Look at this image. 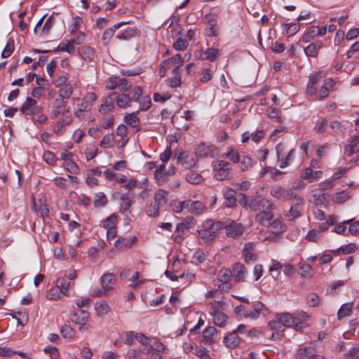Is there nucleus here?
I'll list each match as a JSON object with an SVG mask.
<instances>
[{
	"mask_svg": "<svg viewBox=\"0 0 359 359\" xmlns=\"http://www.w3.org/2000/svg\"><path fill=\"white\" fill-rule=\"evenodd\" d=\"M249 208L252 210L259 212L256 216V220L262 225H265L266 222H269L273 219L272 210L274 208V205L261 195L250 198Z\"/></svg>",
	"mask_w": 359,
	"mask_h": 359,
	"instance_id": "f257e3e1",
	"label": "nucleus"
},
{
	"mask_svg": "<svg viewBox=\"0 0 359 359\" xmlns=\"http://www.w3.org/2000/svg\"><path fill=\"white\" fill-rule=\"evenodd\" d=\"M223 229H224V223L208 219L203 221L199 226V229L197 230L198 236L205 244H210L215 241L219 231Z\"/></svg>",
	"mask_w": 359,
	"mask_h": 359,
	"instance_id": "f03ea898",
	"label": "nucleus"
},
{
	"mask_svg": "<svg viewBox=\"0 0 359 359\" xmlns=\"http://www.w3.org/2000/svg\"><path fill=\"white\" fill-rule=\"evenodd\" d=\"M19 110L25 116L32 118L36 114L40 113V111H42V107L37 104L36 100L28 97Z\"/></svg>",
	"mask_w": 359,
	"mask_h": 359,
	"instance_id": "7ed1b4c3",
	"label": "nucleus"
},
{
	"mask_svg": "<svg viewBox=\"0 0 359 359\" xmlns=\"http://www.w3.org/2000/svg\"><path fill=\"white\" fill-rule=\"evenodd\" d=\"M88 319L89 313L83 309H79L77 312L71 315V320L79 325V329L81 331L88 330L90 327L87 324Z\"/></svg>",
	"mask_w": 359,
	"mask_h": 359,
	"instance_id": "20e7f679",
	"label": "nucleus"
},
{
	"mask_svg": "<svg viewBox=\"0 0 359 359\" xmlns=\"http://www.w3.org/2000/svg\"><path fill=\"white\" fill-rule=\"evenodd\" d=\"M131 87L128 80L119 76L111 77L109 79L106 88L109 90L119 88L123 92L128 91Z\"/></svg>",
	"mask_w": 359,
	"mask_h": 359,
	"instance_id": "39448f33",
	"label": "nucleus"
},
{
	"mask_svg": "<svg viewBox=\"0 0 359 359\" xmlns=\"http://www.w3.org/2000/svg\"><path fill=\"white\" fill-rule=\"evenodd\" d=\"M224 229H226V236L234 239L240 238L244 232V226L235 221H231L229 224H224Z\"/></svg>",
	"mask_w": 359,
	"mask_h": 359,
	"instance_id": "423d86ee",
	"label": "nucleus"
},
{
	"mask_svg": "<svg viewBox=\"0 0 359 359\" xmlns=\"http://www.w3.org/2000/svg\"><path fill=\"white\" fill-rule=\"evenodd\" d=\"M177 162L181 163L186 169L191 170L197 167L196 156L194 154L182 151L177 156Z\"/></svg>",
	"mask_w": 359,
	"mask_h": 359,
	"instance_id": "0eeeda50",
	"label": "nucleus"
},
{
	"mask_svg": "<svg viewBox=\"0 0 359 359\" xmlns=\"http://www.w3.org/2000/svg\"><path fill=\"white\" fill-rule=\"evenodd\" d=\"M230 163L224 161H218L214 165L216 171L215 177L218 180H224L228 178L230 173Z\"/></svg>",
	"mask_w": 359,
	"mask_h": 359,
	"instance_id": "6e6552de",
	"label": "nucleus"
},
{
	"mask_svg": "<svg viewBox=\"0 0 359 359\" xmlns=\"http://www.w3.org/2000/svg\"><path fill=\"white\" fill-rule=\"evenodd\" d=\"M267 309L263 303L257 301L254 302L251 307H248L247 318L257 319L260 315H265Z\"/></svg>",
	"mask_w": 359,
	"mask_h": 359,
	"instance_id": "1a4fd4ad",
	"label": "nucleus"
},
{
	"mask_svg": "<svg viewBox=\"0 0 359 359\" xmlns=\"http://www.w3.org/2000/svg\"><path fill=\"white\" fill-rule=\"evenodd\" d=\"M116 282V278L114 274L107 273L101 277V285L104 290L105 294H110L114 289V285Z\"/></svg>",
	"mask_w": 359,
	"mask_h": 359,
	"instance_id": "9d476101",
	"label": "nucleus"
},
{
	"mask_svg": "<svg viewBox=\"0 0 359 359\" xmlns=\"http://www.w3.org/2000/svg\"><path fill=\"white\" fill-rule=\"evenodd\" d=\"M270 194L274 198L283 201H289L292 199V191L285 189L280 186H274L271 187Z\"/></svg>",
	"mask_w": 359,
	"mask_h": 359,
	"instance_id": "9b49d317",
	"label": "nucleus"
},
{
	"mask_svg": "<svg viewBox=\"0 0 359 359\" xmlns=\"http://www.w3.org/2000/svg\"><path fill=\"white\" fill-rule=\"evenodd\" d=\"M220 55V50L214 48H208L205 50H200L198 53L196 55L199 60H205L209 62H214Z\"/></svg>",
	"mask_w": 359,
	"mask_h": 359,
	"instance_id": "f8f14e48",
	"label": "nucleus"
},
{
	"mask_svg": "<svg viewBox=\"0 0 359 359\" xmlns=\"http://www.w3.org/2000/svg\"><path fill=\"white\" fill-rule=\"evenodd\" d=\"M123 203L121 204L119 208V212L125 215L126 218L130 220L128 214H131L130 207L133 205V201L130 199L129 193L123 194L120 197Z\"/></svg>",
	"mask_w": 359,
	"mask_h": 359,
	"instance_id": "ddd939ff",
	"label": "nucleus"
},
{
	"mask_svg": "<svg viewBox=\"0 0 359 359\" xmlns=\"http://www.w3.org/2000/svg\"><path fill=\"white\" fill-rule=\"evenodd\" d=\"M216 151L214 145H205L204 143L199 144L196 148L194 154L196 157L204 158L212 156Z\"/></svg>",
	"mask_w": 359,
	"mask_h": 359,
	"instance_id": "4468645a",
	"label": "nucleus"
},
{
	"mask_svg": "<svg viewBox=\"0 0 359 359\" xmlns=\"http://www.w3.org/2000/svg\"><path fill=\"white\" fill-rule=\"evenodd\" d=\"M334 81L332 79H327L324 81V84L321 86L320 90L317 91L315 95L316 98L319 100H323L329 95L330 89L334 86Z\"/></svg>",
	"mask_w": 359,
	"mask_h": 359,
	"instance_id": "2eb2a0df",
	"label": "nucleus"
},
{
	"mask_svg": "<svg viewBox=\"0 0 359 359\" xmlns=\"http://www.w3.org/2000/svg\"><path fill=\"white\" fill-rule=\"evenodd\" d=\"M117 93L113 92L110 93L106 98L104 102L101 104L99 111L102 114H105L107 111L113 110L114 108V102H116Z\"/></svg>",
	"mask_w": 359,
	"mask_h": 359,
	"instance_id": "dca6fc26",
	"label": "nucleus"
},
{
	"mask_svg": "<svg viewBox=\"0 0 359 359\" xmlns=\"http://www.w3.org/2000/svg\"><path fill=\"white\" fill-rule=\"evenodd\" d=\"M348 156L359 153V135L351 136L348 144L344 148Z\"/></svg>",
	"mask_w": 359,
	"mask_h": 359,
	"instance_id": "f3484780",
	"label": "nucleus"
},
{
	"mask_svg": "<svg viewBox=\"0 0 359 359\" xmlns=\"http://www.w3.org/2000/svg\"><path fill=\"white\" fill-rule=\"evenodd\" d=\"M137 237L132 236L129 237H119L114 243L116 248L122 250L124 248H131L137 241Z\"/></svg>",
	"mask_w": 359,
	"mask_h": 359,
	"instance_id": "a211bd4d",
	"label": "nucleus"
},
{
	"mask_svg": "<svg viewBox=\"0 0 359 359\" xmlns=\"http://www.w3.org/2000/svg\"><path fill=\"white\" fill-rule=\"evenodd\" d=\"M232 276L234 280L237 282L243 281L247 274V269L245 266L241 263H236L233 264Z\"/></svg>",
	"mask_w": 359,
	"mask_h": 359,
	"instance_id": "6ab92c4d",
	"label": "nucleus"
},
{
	"mask_svg": "<svg viewBox=\"0 0 359 359\" xmlns=\"http://www.w3.org/2000/svg\"><path fill=\"white\" fill-rule=\"evenodd\" d=\"M222 194L225 200L224 205L228 208H233L236 204V191L226 187L223 189Z\"/></svg>",
	"mask_w": 359,
	"mask_h": 359,
	"instance_id": "aec40b11",
	"label": "nucleus"
},
{
	"mask_svg": "<svg viewBox=\"0 0 359 359\" xmlns=\"http://www.w3.org/2000/svg\"><path fill=\"white\" fill-rule=\"evenodd\" d=\"M56 285L62 290V294L65 296L69 295V290L74 287V283L67 280L65 277L58 278L56 280Z\"/></svg>",
	"mask_w": 359,
	"mask_h": 359,
	"instance_id": "412c9836",
	"label": "nucleus"
},
{
	"mask_svg": "<svg viewBox=\"0 0 359 359\" xmlns=\"http://www.w3.org/2000/svg\"><path fill=\"white\" fill-rule=\"evenodd\" d=\"M223 341L226 347L233 348L238 346L241 339L236 332L233 331L224 338Z\"/></svg>",
	"mask_w": 359,
	"mask_h": 359,
	"instance_id": "4be33fe9",
	"label": "nucleus"
},
{
	"mask_svg": "<svg viewBox=\"0 0 359 359\" xmlns=\"http://www.w3.org/2000/svg\"><path fill=\"white\" fill-rule=\"evenodd\" d=\"M232 272L229 269L222 268L218 272L217 278L214 280L213 284L217 285L219 283L229 282Z\"/></svg>",
	"mask_w": 359,
	"mask_h": 359,
	"instance_id": "5701e85b",
	"label": "nucleus"
},
{
	"mask_svg": "<svg viewBox=\"0 0 359 359\" xmlns=\"http://www.w3.org/2000/svg\"><path fill=\"white\" fill-rule=\"evenodd\" d=\"M281 27L283 28V31L287 35V36H292L296 34L300 29L299 23H282Z\"/></svg>",
	"mask_w": 359,
	"mask_h": 359,
	"instance_id": "b1692460",
	"label": "nucleus"
},
{
	"mask_svg": "<svg viewBox=\"0 0 359 359\" xmlns=\"http://www.w3.org/2000/svg\"><path fill=\"white\" fill-rule=\"evenodd\" d=\"M137 34V29L132 27H127L126 29L120 32L116 38L118 40H129L135 37Z\"/></svg>",
	"mask_w": 359,
	"mask_h": 359,
	"instance_id": "393cba45",
	"label": "nucleus"
},
{
	"mask_svg": "<svg viewBox=\"0 0 359 359\" xmlns=\"http://www.w3.org/2000/svg\"><path fill=\"white\" fill-rule=\"evenodd\" d=\"M322 174V171H313L311 168H307L302 177L309 182H312L319 179Z\"/></svg>",
	"mask_w": 359,
	"mask_h": 359,
	"instance_id": "a878e982",
	"label": "nucleus"
},
{
	"mask_svg": "<svg viewBox=\"0 0 359 359\" xmlns=\"http://www.w3.org/2000/svg\"><path fill=\"white\" fill-rule=\"evenodd\" d=\"M252 244L250 243L245 244V246L243 250V256L244 257V261L245 263L249 264L251 262H254L257 259V255L248 250V247H251Z\"/></svg>",
	"mask_w": 359,
	"mask_h": 359,
	"instance_id": "bb28decb",
	"label": "nucleus"
},
{
	"mask_svg": "<svg viewBox=\"0 0 359 359\" xmlns=\"http://www.w3.org/2000/svg\"><path fill=\"white\" fill-rule=\"evenodd\" d=\"M297 354L302 359H312L316 354V350L313 347L299 348Z\"/></svg>",
	"mask_w": 359,
	"mask_h": 359,
	"instance_id": "cd10ccee",
	"label": "nucleus"
},
{
	"mask_svg": "<svg viewBox=\"0 0 359 359\" xmlns=\"http://www.w3.org/2000/svg\"><path fill=\"white\" fill-rule=\"evenodd\" d=\"M277 318L280 319V322H282V324L284 327H292L297 317H294L292 315H290V313H282V314H278Z\"/></svg>",
	"mask_w": 359,
	"mask_h": 359,
	"instance_id": "c85d7f7f",
	"label": "nucleus"
},
{
	"mask_svg": "<svg viewBox=\"0 0 359 359\" xmlns=\"http://www.w3.org/2000/svg\"><path fill=\"white\" fill-rule=\"evenodd\" d=\"M240 169L242 171H245L251 169L253 165L256 163L255 161H253L250 157L248 156H243L240 158Z\"/></svg>",
	"mask_w": 359,
	"mask_h": 359,
	"instance_id": "c756f323",
	"label": "nucleus"
},
{
	"mask_svg": "<svg viewBox=\"0 0 359 359\" xmlns=\"http://www.w3.org/2000/svg\"><path fill=\"white\" fill-rule=\"evenodd\" d=\"M357 248L358 247L355 243H349L333 250L332 252L334 255H339V252L344 255H348L354 252Z\"/></svg>",
	"mask_w": 359,
	"mask_h": 359,
	"instance_id": "7c9ffc66",
	"label": "nucleus"
},
{
	"mask_svg": "<svg viewBox=\"0 0 359 359\" xmlns=\"http://www.w3.org/2000/svg\"><path fill=\"white\" fill-rule=\"evenodd\" d=\"M72 122L70 116H66L65 118L60 119L54 126V132L57 135L62 134L64 132L63 128L65 126L69 125Z\"/></svg>",
	"mask_w": 359,
	"mask_h": 359,
	"instance_id": "2f4dec72",
	"label": "nucleus"
},
{
	"mask_svg": "<svg viewBox=\"0 0 359 359\" xmlns=\"http://www.w3.org/2000/svg\"><path fill=\"white\" fill-rule=\"evenodd\" d=\"M353 309L352 303H346L341 305L338 311V319L341 320L343 318L347 317L351 315Z\"/></svg>",
	"mask_w": 359,
	"mask_h": 359,
	"instance_id": "473e14b6",
	"label": "nucleus"
},
{
	"mask_svg": "<svg viewBox=\"0 0 359 359\" xmlns=\"http://www.w3.org/2000/svg\"><path fill=\"white\" fill-rule=\"evenodd\" d=\"M168 195V191L163 189H159L154 195V202L158 203L160 206L165 205L167 203Z\"/></svg>",
	"mask_w": 359,
	"mask_h": 359,
	"instance_id": "72a5a7b5",
	"label": "nucleus"
},
{
	"mask_svg": "<svg viewBox=\"0 0 359 359\" xmlns=\"http://www.w3.org/2000/svg\"><path fill=\"white\" fill-rule=\"evenodd\" d=\"M213 316V321L216 326L223 327L226 325L227 316L222 313L217 312L216 313H212Z\"/></svg>",
	"mask_w": 359,
	"mask_h": 359,
	"instance_id": "f704fd0d",
	"label": "nucleus"
},
{
	"mask_svg": "<svg viewBox=\"0 0 359 359\" xmlns=\"http://www.w3.org/2000/svg\"><path fill=\"white\" fill-rule=\"evenodd\" d=\"M95 309L98 316L107 314L110 311V307L104 300L96 302Z\"/></svg>",
	"mask_w": 359,
	"mask_h": 359,
	"instance_id": "c9c22d12",
	"label": "nucleus"
},
{
	"mask_svg": "<svg viewBox=\"0 0 359 359\" xmlns=\"http://www.w3.org/2000/svg\"><path fill=\"white\" fill-rule=\"evenodd\" d=\"M172 74L173 76L170 79L169 83L172 88H177L181 85V77L180 76V70L178 67H175Z\"/></svg>",
	"mask_w": 359,
	"mask_h": 359,
	"instance_id": "e433bc0d",
	"label": "nucleus"
},
{
	"mask_svg": "<svg viewBox=\"0 0 359 359\" xmlns=\"http://www.w3.org/2000/svg\"><path fill=\"white\" fill-rule=\"evenodd\" d=\"M295 156V149H292L290 150L287 156L280 159V168H285L290 165V163L294 161Z\"/></svg>",
	"mask_w": 359,
	"mask_h": 359,
	"instance_id": "4c0bfd02",
	"label": "nucleus"
},
{
	"mask_svg": "<svg viewBox=\"0 0 359 359\" xmlns=\"http://www.w3.org/2000/svg\"><path fill=\"white\" fill-rule=\"evenodd\" d=\"M222 157L229 158L234 163H239L241 158L238 151L231 147L228 148V151L222 154Z\"/></svg>",
	"mask_w": 359,
	"mask_h": 359,
	"instance_id": "58836bf2",
	"label": "nucleus"
},
{
	"mask_svg": "<svg viewBox=\"0 0 359 359\" xmlns=\"http://www.w3.org/2000/svg\"><path fill=\"white\" fill-rule=\"evenodd\" d=\"M186 180L188 182L193 184H198L203 180V177L198 172L190 171L186 175Z\"/></svg>",
	"mask_w": 359,
	"mask_h": 359,
	"instance_id": "ea45409f",
	"label": "nucleus"
},
{
	"mask_svg": "<svg viewBox=\"0 0 359 359\" xmlns=\"http://www.w3.org/2000/svg\"><path fill=\"white\" fill-rule=\"evenodd\" d=\"M213 77V71L210 67H205L201 69L199 81L201 83H207Z\"/></svg>",
	"mask_w": 359,
	"mask_h": 359,
	"instance_id": "a19ab883",
	"label": "nucleus"
},
{
	"mask_svg": "<svg viewBox=\"0 0 359 359\" xmlns=\"http://www.w3.org/2000/svg\"><path fill=\"white\" fill-rule=\"evenodd\" d=\"M160 205L155 202L151 203L147 207L146 213L149 217H156L159 215Z\"/></svg>",
	"mask_w": 359,
	"mask_h": 359,
	"instance_id": "79ce46f5",
	"label": "nucleus"
},
{
	"mask_svg": "<svg viewBox=\"0 0 359 359\" xmlns=\"http://www.w3.org/2000/svg\"><path fill=\"white\" fill-rule=\"evenodd\" d=\"M137 112L131 113L126 115L124 118L125 123L130 125L131 127H137L140 124V119L137 117Z\"/></svg>",
	"mask_w": 359,
	"mask_h": 359,
	"instance_id": "37998d69",
	"label": "nucleus"
},
{
	"mask_svg": "<svg viewBox=\"0 0 359 359\" xmlns=\"http://www.w3.org/2000/svg\"><path fill=\"white\" fill-rule=\"evenodd\" d=\"M108 202L107 198L104 194L100 192L96 194L94 198V206L95 208H101L104 206Z\"/></svg>",
	"mask_w": 359,
	"mask_h": 359,
	"instance_id": "c03bdc74",
	"label": "nucleus"
},
{
	"mask_svg": "<svg viewBox=\"0 0 359 359\" xmlns=\"http://www.w3.org/2000/svg\"><path fill=\"white\" fill-rule=\"evenodd\" d=\"M131 102L130 97L127 94L118 95L117 93L116 104L121 108H126Z\"/></svg>",
	"mask_w": 359,
	"mask_h": 359,
	"instance_id": "a18cd8bd",
	"label": "nucleus"
},
{
	"mask_svg": "<svg viewBox=\"0 0 359 359\" xmlns=\"http://www.w3.org/2000/svg\"><path fill=\"white\" fill-rule=\"evenodd\" d=\"M61 294H62V290L56 285V287L50 288L47 292L46 297L50 300H57L60 298Z\"/></svg>",
	"mask_w": 359,
	"mask_h": 359,
	"instance_id": "49530a36",
	"label": "nucleus"
},
{
	"mask_svg": "<svg viewBox=\"0 0 359 359\" xmlns=\"http://www.w3.org/2000/svg\"><path fill=\"white\" fill-rule=\"evenodd\" d=\"M217 333V329L215 327L210 326L203 332V337L205 339L206 342L211 344L214 341V340L212 339L213 336Z\"/></svg>",
	"mask_w": 359,
	"mask_h": 359,
	"instance_id": "de8ad7c7",
	"label": "nucleus"
},
{
	"mask_svg": "<svg viewBox=\"0 0 359 359\" xmlns=\"http://www.w3.org/2000/svg\"><path fill=\"white\" fill-rule=\"evenodd\" d=\"M55 17L53 15H50L47 18L43 26L42 27L41 32L44 34H48L50 33L51 29L53 28V25H55Z\"/></svg>",
	"mask_w": 359,
	"mask_h": 359,
	"instance_id": "09e8293b",
	"label": "nucleus"
},
{
	"mask_svg": "<svg viewBox=\"0 0 359 359\" xmlns=\"http://www.w3.org/2000/svg\"><path fill=\"white\" fill-rule=\"evenodd\" d=\"M14 48H15L14 40L10 39L8 41L7 44L6 45L5 48H4V50L1 53V57L3 58H7L9 56H11L14 50Z\"/></svg>",
	"mask_w": 359,
	"mask_h": 359,
	"instance_id": "8fccbe9b",
	"label": "nucleus"
},
{
	"mask_svg": "<svg viewBox=\"0 0 359 359\" xmlns=\"http://www.w3.org/2000/svg\"><path fill=\"white\" fill-rule=\"evenodd\" d=\"M116 31V28H115L114 25L110 28L107 29L102 36V41L104 45H107L113 36L115 34V32Z\"/></svg>",
	"mask_w": 359,
	"mask_h": 359,
	"instance_id": "3c124183",
	"label": "nucleus"
},
{
	"mask_svg": "<svg viewBox=\"0 0 359 359\" xmlns=\"http://www.w3.org/2000/svg\"><path fill=\"white\" fill-rule=\"evenodd\" d=\"M327 121L323 117L319 118L315 124L314 130L318 133H323L326 130Z\"/></svg>",
	"mask_w": 359,
	"mask_h": 359,
	"instance_id": "603ef678",
	"label": "nucleus"
},
{
	"mask_svg": "<svg viewBox=\"0 0 359 359\" xmlns=\"http://www.w3.org/2000/svg\"><path fill=\"white\" fill-rule=\"evenodd\" d=\"M83 20L79 16L73 18L72 22L69 25L68 31L70 34H74L80 27Z\"/></svg>",
	"mask_w": 359,
	"mask_h": 359,
	"instance_id": "864d4df0",
	"label": "nucleus"
},
{
	"mask_svg": "<svg viewBox=\"0 0 359 359\" xmlns=\"http://www.w3.org/2000/svg\"><path fill=\"white\" fill-rule=\"evenodd\" d=\"M73 92V88L72 85L65 84L62 88L59 90V97L63 99H69Z\"/></svg>",
	"mask_w": 359,
	"mask_h": 359,
	"instance_id": "5fc2aeb1",
	"label": "nucleus"
},
{
	"mask_svg": "<svg viewBox=\"0 0 359 359\" xmlns=\"http://www.w3.org/2000/svg\"><path fill=\"white\" fill-rule=\"evenodd\" d=\"M114 135L112 133H108L105 135L100 142V147L103 148H110L113 147Z\"/></svg>",
	"mask_w": 359,
	"mask_h": 359,
	"instance_id": "6e6d98bb",
	"label": "nucleus"
},
{
	"mask_svg": "<svg viewBox=\"0 0 359 359\" xmlns=\"http://www.w3.org/2000/svg\"><path fill=\"white\" fill-rule=\"evenodd\" d=\"M316 36H318L316 32V26H311L309 30L304 34L302 39V41L308 43Z\"/></svg>",
	"mask_w": 359,
	"mask_h": 359,
	"instance_id": "4d7b16f0",
	"label": "nucleus"
},
{
	"mask_svg": "<svg viewBox=\"0 0 359 359\" xmlns=\"http://www.w3.org/2000/svg\"><path fill=\"white\" fill-rule=\"evenodd\" d=\"M170 170L164 172H155L154 177L156 183L161 186L165 184L168 180Z\"/></svg>",
	"mask_w": 359,
	"mask_h": 359,
	"instance_id": "13d9d810",
	"label": "nucleus"
},
{
	"mask_svg": "<svg viewBox=\"0 0 359 359\" xmlns=\"http://www.w3.org/2000/svg\"><path fill=\"white\" fill-rule=\"evenodd\" d=\"M320 298L316 293H310L306 297V302L310 307H316L318 305Z\"/></svg>",
	"mask_w": 359,
	"mask_h": 359,
	"instance_id": "bf43d9fd",
	"label": "nucleus"
},
{
	"mask_svg": "<svg viewBox=\"0 0 359 359\" xmlns=\"http://www.w3.org/2000/svg\"><path fill=\"white\" fill-rule=\"evenodd\" d=\"M271 227L273 233H279L285 231V226L283 224L282 222L278 219H274L271 223Z\"/></svg>",
	"mask_w": 359,
	"mask_h": 359,
	"instance_id": "052dcab7",
	"label": "nucleus"
},
{
	"mask_svg": "<svg viewBox=\"0 0 359 359\" xmlns=\"http://www.w3.org/2000/svg\"><path fill=\"white\" fill-rule=\"evenodd\" d=\"M61 334L64 338L72 339L75 335V331L68 325H64L60 329Z\"/></svg>",
	"mask_w": 359,
	"mask_h": 359,
	"instance_id": "680f3d73",
	"label": "nucleus"
},
{
	"mask_svg": "<svg viewBox=\"0 0 359 359\" xmlns=\"http://www.w3.org/2000/svg\"><path fill=\"white\" fill-rule=\"evenodd\" d=\"M189 43L187 40L180 37L173 43V48L176 50L183 51L188 47Z\"/></svg>",
	"mask_w": 359,
	"mask_h": 359,
	"instance_id": "e2e57ef3",
	"label": "nucleus"
},
{
	"mask_svg": "<svg viewBox=\"0 0 359 359\" xmlns=\"http://www.w3.org/2000/svg\"><path fill=\"white\" fill-rule=\"evenodd\" d=\"M189 201H183L179 202H174L171 206L173 212L176 213L181 212L184 208L189 206Z\"/></svg>",
	"mask_w": 359,
	"mask_h": 359,
	"instance_id": "0e129e2a",
	"label": "nucleus"
},
{
	"mask_svg": "<svg viewBox=\"0 0 359 359\" xmlns=\"http://www.w3.org/2000/svg\"><path fill=\"white\" fill-rule=\"evenodd\" d=\"M301 214L298 207L291 205L289 212L285 214V217L289 221H293L300 217Z\"/></svg>",
	"mask_w": 359,
	"mask_h": 359,
	"instance_id": "69168bd1",
	"label": "nucleus"
},
{
	"mask_svg": "<svg viewBox=\"0 0 359 359\" xmlns=\"http://www.w3.org/2000/svg\"><path fill=\"white\" fill-rule=\"evenodd\" d=\"M117 216L115 214L111 215L109 217H107L104 222H103V227L104 229H110V228H115L116 227V223Z\"/></svg>",
	"mask_w": 359,
	"mask_h": 359,
	"instance_id": "338daca9",
	"label": "nucleus"
},
{
	"mask_svg": "<svg viewBox=\"0 0 359 359\" xmlns=\"http://www.w3.org/2000/svg\"><path fill=\"white\" fill-rule=\"evenodd\" d=\"M191 208L192 212L196 215L203 213L205 210V205L201 201H198L192 202L191 203Z\"/></svg>",
	"mask_w": 359,
	"mask_h": 359,
	"instance_id": "774afa93",
	"label": "nucleus"
}]
</instances>
